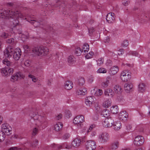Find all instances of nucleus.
I'll use <instances>...</instances> for the list:
<instances>
[{"label": "nucleus", "mask_w": 150, "mask_h": 150, "mask_svg": "<svg viewBox=\"0 0 150 150\" xmlns=\"http://www.w3.org/2000/svg\"><path fill=\"white\" fill-rule=\"evenodd\" d=\"M81 140L78 138H77L72 142L71 144L74 147H77L81 144Z\"/></svg>", "instance_id": "nucleus-15"}, {"label": "nucleus", "mask_w": 150, "mask_h": 150, "mask_svg": "<svg viewBox=\"0 0 150 150\" xmlns=\"http://www.w3.org/2000/svg\"><path fill=\"white\" fill-rule=\"evenodd\" d=\"M103 59L102 58H100L97 61V64L98 65H100L103 63Z\"/></svg>", "instance_id": "nucleus-47"}, {"label": "nucleus", "mask_w": 150, "mask_h": 150, "mask_svg": "<svg viewBox=\"0 0 150 150\" xmlns=\"http://www.w3.org/2000/svg\"><path fill=\"white\" fill-rule=\"evenodd\" d=\"M82 52H83L82 50L80 47H78L76 49L75 53L77 56L80 55Z\"/></svg>", "instance_id": "nucleus-35"}, {"label": "nucleus", "mask_w": 150, "mask_h": 150, "mask_svg": "<svg viewBox=\"0 0 150 150\" xmlns=\"http://www.w3.org/2000/svg\"><path fill=\"white\" fill-rule=\"evenodd\" d=\"M62 118V115L61 114H59L56 117V119L57 120H59L60 119Z\"/></svg>", "instance_id": "nucleus-60"}, {"label": "nucleus", "mask_w": 150, "mask_h": 150, "mask_svg": "<svg viewBox=\"0 0 150 150\" xmlns=\"http://www.w3.org/2000/svg\"><path fill=\"white\" fill-rule=\"evenodd\" d=\"M21 54V50L19 49H16L14 51L13 54V58L14 59L16 60H18Z\"/></svg>", "instance_id": "nucleus-13"}, {"label": "nucleus", "mask_w": 150, "mask_h": 150, "mask_svg": "<svg viewBox=\"0 0 150 150\" xmlns=\"http://www.w3.org/2000/svg\"><path fill=\"white\" fill-rule=\"evenodd\" d=\"M85 146L87 150H94L96 148V145L94 141L88 140L86 142Z\"/></svg>", "instance_id": "nucleus-5"}, {"label": "nucleus", "mask_w": 150, "mask_h": 150, "mask_svg": "<svg viewBox=\"0 0 150 150\" xmlns=\"http://www.w3.org/2000/svg\"><path fill=\"white\" fill-rule=\"evenodd\" d=\"M42 47H35L33 49V51L38 56H40L41 54V51H42Z\"/></svg>", "instance_id": "nucleus-20"}, {"label": "nucleus", "mask_w": 150, "mask_h": 150, "mask_svg": "<svg viewBox=\"0 0 150 150\" xmlns=\"http://www.w3.org/2000/svg\"><path fill=\"white\" fill-rule=\"evenodd\" d=\"M70 137L69 134L66 133L64 134L62 137L63 139H68Z\"/></svg>", "instance_id": "nucleus-50"}, {"label": "nucleus", "mask_w": 150, "mask_h": 150, "mask_svg": "<svg viewBox=\"0 0 150 150\" xmlns=\"http://www.w3.org/2000/svg\"><path fill=\"white\" fill-rule=\"evenodd\" d=\"M115 15L114 13H110L106 16V20L109 23H113L115 20Z\"/></svg>", "instance_id": "nucleus-9"}, {"label": "nucleus", "mask_w": 150, "mask_h": 150, "mask_svg": "<svg viewBox=\"0 0 150 150\" xmlns=\"http://www.w3.org/2000/svg\"><path fill=\"white\" fill-rule=\"evenodd\" d=\"M74 61L73 57L72 56H69L68 58V62L69 63L72 64Z\"/></svg>", "instance_id": "nucleus-41"}, {"label": "nucleus", "mask_w": 150, "mask_h": 150, "mask_svg": "<svg viewBox=\"0 0 150 150\" xmlns=\"http://www.w3.org/2000/svg\"><path fill=\"white\" fill-rule=\"evenodd\" d=\"M8 34L7 33H4L1 35L2 38H7L8 37Z\"/></svg>", "instance_id": "nucleus-58"}, {"label": "nucleus", "mask_w": 150, "mask_h": 150, "mask_svg": "<svg viewBox=\"0 0 150 150\" xmlns=\"http://www.w3.org/2000/svg\"><path fill=\"white\" fill-rule=\"evenodd\" d=\"M144 142V137L140 136H137L135 138L134 144L137 146H139L142 145Z\"/></svg>", "instance_id": "nucleus-7"}, {"label": "nucleus", "mask_w": 150, "mask_h": 150, "mask_svg": "<svg viewBox=\"0 0 150 150\" xmlns=\"http://www.w3.org/2000/svg\"><path fill=\"white\" fill-rule=\"evenodd\" d=\"M5 135L4 132L0 131V142H2L5 139Z\"/></svg>", "instance_id": "nucleus-36"}, {"label": "nucleus", "mask_w": 150, "mask_h": 150, "mask_svg": "<svg viewBox=\"0 0 150 150\" xmlns=\"http://www.w3.org/2000/svg\"><path fill=\"white\" fill-rule=\"evenodd\" d=\"M87 93V91L86 88L79 89L76 91L77 94L78 95H85Z\"/></svg>", "instance_id": "nucleus-22"}, {"label": "nucleus", "mask_w": 150, "mask_h": 150, "mask_svg": "<svg viewBox=\"0 0 150 150\" xmlns=\"http://www.w3.org/2000/svg\"><path fill=\"white\" fill-rule=\"evenodd\" d=\"M95 98L94 97L88 96L86 99L85 103L87 106H91L92 104L95 103Z\"/></svg>", "instance_id": "nucleus-10"}, {"label": "nucleus", "mask_w": 150, "mask_h": 150, "mask_svg": "<svg viewBox=\"0 0 150 150\" xmlns=\"http://www.w3.org/2000/svg\"><path fill=\"white\" fill-rule=\"evenodd\" d=\"M103 93L102 91L100 89H99L98 91L97 92V93L98 96H100Z\"/></svg>", "instance_id": "nucleus-59"}, {"label": "nucleus", "mask_w": 150, "mask_h": 150, "mask_svg": "<svg viewBox=\"0 0 150 150\" xmlns=\"http://www.w3.org/2000/svg\"><path fill=\"white\" fill-rule=\"evenodd\" d=\"M130 73L127 70L123 71L121 73L120 78L122 81L126 82L129 81L131 78Z\"/></svg>", "instance_id": "nucleus-6"}, {"label": "nucleus", "mask_w": 150, "mask_h": 150, "mask_svg": "<svg viewBox=\"0 0 150 150\" xmlns=\"http://www.w3.org/2000/svg\"><path fill=\"white\" fill-rule=\"evenodd\" d=\"M0 18L9 19L11 25L13 27L18 25L19 23L17 18L10 14L9 10L4 11L3 12H0Z\"/></svg>", "instance_id": "nucleus-2"}, {"label": "nucleus", "mask_w": 150, "mask_h": 150, "mask_svg": "<svg viewBox=\"0 0 150 150\" xmlns=\"http://www.w3.org/2000/svg\"><path fill=\"white\" fill-rule=\"evenodd\" d=\"M109 83V81L107 80L105 82H103L102 83V85L104 87H106L108 86Z\"/></svg>", "instance_id": "nucleus-52"}, {"label": "nucleus", "mask_w": 150, "mask_h": 150, "mask_svg": "<svg viewBox=\"0 0 150 150\" xmlns=\"http://www.w3.org/2000/svg\"><path fill=\"white\" fill-rule=\"evenodd\" d=\"M110 113L109 110L107 109L103 110L102 112V115L106 118H108Z\"/></svg>", "instance_id": "nucleus-25"}, {"label": "nucleus", "mask_w": 150, "mask_h": 150, "mask_svg": "<svg viewBox=\"0 0 150 150\" xmlns=\"http://www.w3.org/2000/svg\"><path fill=\"white\" fill-rule=\"evenodd\" d=\"M119 145V142L118 141L115 142L111 144L110 149L112 150H115L118 148Z\"/></svg>", "instance_id": "nucleus-23"}, {"label": "nucleus", "mask_w": 150, "mask_h": 150, "mask_svg": "<svg viewBox=\"0 0 150 150\" xmlns=\"http://www.w3.org/2000/svg\"><path fill=\"white\" fill-rule=\"evenodd\" d=\"M11 131V128L10 127L8 126L7 128H6L4 129V130L2 131L3 132H5L6 134H7V135H8L10 134V132Z\"/></svg>", "instance_id": "nucleus-38"}, {"label": "nucleus", "mask_w": 150, "mask_h": 150, "mask_svg": "<svg viewBox=\"0 0 150 150\" xmlns=\"http://www.w3.org/2000/svg\"><path fill=\"white\" fill-rule=\"evenodd\" d=\"M85 82V79L83 78L80 77L79 78L78 83L80 86H83Z\"/></svg>", "instance_id": "nucleus-33"}, {"label": "nucleus", "mask_w": 150, "mask_h": 150, "mask_svg": "<svg viewBox=\"0 0 150 150\" xmlns=\"http://www.w3.org/2000/svg\"><path fill=\"white\" fill-rule=\"evenodd\" d=\"M2 62L4 64L6 65L7 67L1 69V73L4 74L6 76H8L12 74L13 71V68L14 67V65L13 63L6 58L3 60Z\"/></svg>", "instance_id": "nucleus-1"}, {"label": "nucleus", "mask_w": 150, "mask_h": 150, "mask_svg": "<svg viewBox=\"0 0 150 150\" xmlns=\"http://www.w3.org/2000/svg\"><path fill=\"white\" fill-rule=\"evenodd\" d=\"M89 45L87 43H84L83 46L82 48V52L83 51L84 52L86 53V52H87L89 50Z\"/></svg>", "instance_id": "nucleus-30"}, {"label": "nucleus", "mask_w": 150, "mask_h": 150, "mask_svg": "<svg viewBox=\"0 0 150 150\" xmlns=\"http://www.w3.org/2000/svg\"><path fill=\"white\" fill-rule=\"evenodd\" d=\"M124 52V50L123 49H120L118 51V54L119 55H122Z\"/></svg>", "instance_id": "nucleus-54"}, {"label": "nucleus", "mask_w": 150, "mask_h": 150, "mask_svg": "<svg viewBox=\"0 0 150 150\" xmlns=\"http://www.w3.org/2000/svg\"><path fill=\"white\" fill-rule=\"evenodd\" d=\"M93 55V53L92 52H89L86 55L85 57L87 59H89L91 58L92 56Z\"/></svg>", "instance_id": "nucleus-42"}, {"label": "nucleus", "mask_w": 150, "mask_h": 150, "mask_svg": "<svg viewBox=\"0 0 150 150\" xmlns=\"http://www.w3.org/2000/svg\"><path fill=\"white\" fill-rule=\"evenodd\" d=\"M99 138L101 140L105 142L107 140L108 137L105 134H102L100 136Z\"/></svg>", "instance_id": "nucleus-34"}, {"label": "nucleus", "mask_w": 150, "mask_h": 150, "mask_svg": "<svg viewBox=\"0 0 150 150\" xmlns=\"http://www.w3.org/2000/svg\"><path fill=\"white\" fill-rule=\"evenodd\" d=\"M30 23L33 24L35 27H37L40 25V23L34 20H31Z\"/></svg>", "instance_id": "nucleus-37"}, {"label": "nucleus", "mask_w": 150, "mask_h": 150, "mask_svg": "<svg viewBox=\"0 0 150 150\" xmlns=\"http://www.w3.org/2000/svg\"><path fill=\"white\" fill-rule=\"evenodd\" d=\"M14 39L13 38H9L7 40V42L9 44L13 43Z\"/></svg>", "instance_id": "nucleus-51"}, {"label": "nucleus", "mask_w": 150, "mask_h": 150, "mask_svg": "<svg viewBox=\"0 0 150 150\" xmlns=\"http://www.w3.org/2000/svg\"><path fill=\"white\" fill-rule=\"evenodd\" d=\"M113 119L110 117L105 119L103 123V125L105 127H110L113 125Z\"/></svg>", "instance_id": "nucleus-8"}, {"label": "nucleus", "mask_w": 150, "mask_h": 150, "mask_svg": "<svg viewBox=\"0 0 150 150\" xmlns=\"http://www.w3.org/2000/svg\"><path fill=\"white\" fill-rule=\"evenodd\" d=\"M129 45L128 41L127 40H125L122 43V46L123 47H127Z\"/></svg>", "instance_id": "nucleus-46"}, {"label": "nucleus", "mask_w": 150, "mask_h": 150, "mask_svg": "<svg viewBox=\"0 0 150 150\" xmlns=\"http://www.w3.org/2000/svg\"><path fill=\"white\" fill-rule=\"evenodd\" d=\"M111 100L108 99L103 103V106L105 108H108L111 105Z\"/></svg>", "instance_id": "nucleus-26"}, {"label": "nucleus", "mask_w": 150, "mask_h": 150, "mask_svg": "<svg viewBox=\"0 0 150 150\" xmlns=\"http://www.w3.org/2000/svg\"><path fill=\"white\" fill-rule=\"evenodd\" d=\"M114 90L116 93L119 94L121 92V87L119 85H116L115 86Z\"/></svg>", "instance_id": "nucleus-29"}, {"label": "nucleus", "mask_w": 150, "mask_h": 150, "mask_svg": "<svg viewBox=\"0 0 150 150\" xmlns=\"http://www.w3.org/2000/svg\"><path fill=\"white\" fill-rule=\"evenodd\" d=\"M5 50L4 51V56L6 58H10L12 54L8 52V50Z\"/></svg>", "instance_id": "nucleus-39"}, {"label": "nucleus", "mask_w": 150, "mask_h": 150, "mask_svg": "<svg viewBox=\"0 0 150 150\" xmlns=\"http://www.w3.org/2000/svg\"><path fill=\"white\" fill-rule=\"evenodd\" d=\"M39 141L37 139H35L31 144V146L33 147H35L38 145Z\"/></svg>", "instance_id": "nucleus-40"}, {"label": "nucleus", "mask_w": 150, "mask_h": 150, "mask_svg": "<svg viewBox=\"0 0 150 150\" xmlns=\"http://www.w3.org/2000/svg\"><path fill=\"white\" fill-rule=\"evenodd\" d=\"M103 41L104 42H108L110 41V38H103Z\"/></svg>", "instance_id": "nucleus-61"}, {"label": "nucleus", "mask_w": 150, "mask_h": 150, "mask_svg": "<svg viewBox=\"0 0 150 150\" xmlns=\"http://www.w3.org/2000/svg\"><path fill=\"white\" fill-rule=\"evenodd\" d=\"M128 117V114L125 111L121 112L119 114V119L122 120H126V119Z\"/></svg>", "instance_id": "nucleus-14"}, {"label": "nucleus", "mask_w": 150, "mask_h": 150, "mask_svg": "<svg viewBox=\"0 0 150 150\" xmlns=\"http://www.w3.org/2000/svg\"><path fill=\"white\" fill-rule=\"evenodd\" d=\"M33 118L35 121V125L39 127H40L42 125H45L46 123V119L44 117H42L38 115H35L33 116Z\"/></svg>", "instance_id": "nucleus-3"}, {"label": "nucleus", "mask_w": 150, "mask_h": 150, "mask_svg": "<svg viewBox=\"0 0 150 150\" xmlns=\"http://www.w3.org/2000/svg\"><path fill=\"white\" fill-rule=\"evenodd\" d=\"M38 129L37 128H34L33 130L32 134L33 136H35L38 134Z\"/></svg>", "instance_id": "nucleus-43"}, {"label": "nucleus", "mask_w": 150, "mask_h": 150, "mask_svg": "<svg viewBox=\"0 0 150 150\" xmlns=\"http://www.w3.org/2000/svg\"><path fill=\"white\" fill-rule=\"evenodd\" d=\"M118 71V67L117 66H115L111 68L109 73L110 74L114 75L116 74Z\"/></svg>", "instance_id": "nucleus-16"}, {"label": "nucleus", "mask_w": 150, "mask_h": 150, "mask_svg": "<svg viewBox=\"0 0 150 150\" xmlns=\"http://www.w3.org/2000/svg\"><path fill=\"white\" fill-rule=\"evenodd\" d=\"M13 4L11 3H7L6 4L7 6H8V7H12L13 6Z\"/></svg>", "instance_id": "nucleus-63"}, {"label": "nucleus", "mask_w": 150, "mask_h": 150, "mask_svg": "<svg viewBox=\"0 0 150 150\" xmlns=\"http://www.w3.org/2000/svg\"><path fill=\"white\" fill-rule=\"evenodd\" d=\"M9 11L10 12V14L11 15L13 16L14 17H16L18 18H24V16L23 14L21 13H20L18 11H16V12L10 10H9Z\"/></svg>", "instance_id": "nucleus-11"}, {"label": "nucleus", "mask_w": 150, "mask_h": 150, "mask_svg": "<svg viewBox=\"0 0 150 150\" xmlns=\"http://www.w3.org/2000/svg\"><path fill=\"white\" fill-rule=\"evenodd\" d=\"M145 85L144 83H139V90L141 92H143L145 89Z\"/></svg>", "instance_id": "nucleus-28"}, {"label": "nucleus", "mask_w": 150, "mask_h": 150, "mask_svg": "<svg viewBox=\"0 0 150 150\" xmlns=\"http://www.w3.org/2000/svg\"><path fill=\"white\" fill-rule=\"evenodd\" d=\"M84 117L82 115L77 116H76L73 120V123L77 125L78 127L81 128L82 123L84 121Z\"/></svg>", "instance_id": "nucleus-4"}, {"label": "nucleus", "mask_w": 150, "mask_h": 150, "mask_svg": "<svg viewBox=\"0 0 150 150\" xmlns=\"http://www.w3.org/2000/svg\"><path fill=\"white\" fill-rule=\"evenodd\" d=\"M21 75L20 73H16L11 76V80L12 81L14 82L17 81L18 79L21 78Z\"/></svg>", "instance_id": "nucleus-17"}, {"label": "nucleus", "mask_w": 150, "mask_h": 150, "mask_svg": "<svg viewBox=\"0 0 150 150\" xmlns=\"http://www.w3.org/2000/svg\"><path fill=\"white\" fill-rule=\"evenodd\" d=\"M132 87L133 85L132 83H126L124 85V89L125 91H128L132 89Z\"/></svg>", "instance_id": "nucleus-27"}, {"label": "nucleus", "mask_w": 150, "mask_h": 150, "mask_svg": "<svg viewBox=\"0 0 150 150\" xmlns=\"http://www.w3.org/2000/svg\"><path fill=\"white\" fill-rule=\"evenodd\" d=\"M96 127L95 124L92 125L89 127V128L87 131L88 132H89L91 131L93 128H94Z\"/></svg>", "instance_id": "nucleus-53"}, {"label": "nucleus", "mask_w": 150, "mask_h": 150, "mask_svg": "<svg viewBox=\"0 0 150 150\" xmlns=\"http://www.w3.org/2000/svg\"><path fill=\"white\" fill-rule=\"evenodd\" d=\"M73 86V83L70 81H68L65 82V87L67 90H70L72 88Z\"/></svg>", "instance_id": "nucleus-18"}, {"label": "nucleus", "mask_w": 150, "mask_h": 150, "mask_svg": "<svg viewBox=\"0 0 150 150\" xmlns=\"http://www.w3.org/2000/svg\"><path fill=\"white\" fill-rule=\"evenodd\" d=\"M48 51L47 50V48L46 49L44 48L43 47H42V51H41L40 55L45 56L48 53Z\"/></svg>", "instance_id": "nucleus-32"}, {"label": "nucleus", "mask_w": 150, "mask_h": 150, "mask_svg": "<svg viewBox=\"0 0 150 150\" xmlns=\"http://www.w3.org/2000/svg\"><path fill=\"white\" fill-rule=\"evenodd\" d=\"M104 93L106 96H112L114 94V92L112 89L108 88L106 90Z\"/></svg>", "instance_id": "nucleus-24"}, {"label": "nucleus", "mask_w": 150, "mask_h": 150, "mask_svg": "<svg viewBox=\"0 0 150 150\" xmlns=\"http://www.w3.org/2000/svg\"><path fill=\"white\" fill-rule=\"evenodd\" d=\"M63 127V124L61 122H58L54 126V129L56 131H60Z\"/></svg>", "instance_id": "nucleus-19"}, {"label": "nucleus", "mask_w": 150, "mask_h": 150, "mask_svg": "<svg viewBox=\"0 0 150 150\" xmlns=\"http://www.w3.org/2000/svg\"><path fill=\"white\" fill-rule=\"evenodd\" d=\"M24 48L25 50H26L27 49V51H28V50H29L30 49L28 45H24Z\"/></svg>", "instance_id": "nucleus-64"}, {"label": "nucleus", "mask_w": 150, "mask_h": 150, "mask_svg": "<svg viewBox=\"0 0 150 150\" xmlns=\"http://www.w3.org/2000/svg\"><path fill=\"white\" fill-rule=\"evenodd\" d=\"M30 62L28 60L24 62V64L26 66H29L30 65Z\"/></svg>", "instance_id": "nucleus-57"}, {"label": "nucleus", "mask_w": 150, "mask_h": 150, "mask_svg": "<svg viewBox=\"0 0 150 150\" xmlns=\"http://www.w3.org/2000/svg\"><path fill=\"white\" fill-rule=\"evenodd\" d=\"M129 1H126L123 2V5L125 6H127L128 5L129 3Z\"/></svg>", "instance_id": "nucleus-62"}, {"label": "nucleus", "mask_w": 150, "mask_h": 150, "mask_svg": "<svg viewBox=\"0 0 150 150\" xmlns=\"http://www.w3.org/2000/svg\"><path fill=\"white\" fill-rule=\"evenodd\" d=\"M9 126L7 123H4L3 124L1 127V130L2 131H3L4 130V129H5L6 128H7Z\"/></svg>", "instance_id": "nucleus-45"}, {"label": "nucleus", "mask_w": 150, "mask_h": 150, "mask_svg": "<svg viewBox=\"0 0 150 150\" xmlns=\"http://www.w3.org/2000/svg\"><path fill=\"white\" fill-rule=\"evenodd\" d=\"M110 111L113 114L117 113L118 112V106L117 105L112 106L111 108Z\"/></svg>", "instance_id": "nucleus-31"}, {"label": "nucleus", "mask_w": 150, "mask_h": 150, "mask_svg": "<svg viewBox=\"0 0 150 150\" xmlns=\"http://www.w3.org/2000/svg\"><path fill=\"white\" fill-rule=\"evenodd\" d=\"M95 30L93 27H91L88 29V32L90 35H91L92 33L94 32Z\"/></svg>", "instance_id": "nucleus-48"}, {"label": "nucleus", "mask_w": 150, "mask_h": 150, "mask_svg": "<svg viewBox=\"0 0 150 150\" xmlns=\"http://www.w3.org/2000/svg\"><path fill=\"white\" fill-rule=\"evenodd\" d=\"M129 53L132 55L136 56H138V53L135 51H131Z\"/></svg>", "instance_id": "nucleus-56"}, {"label": "nucleus", "mask_w": 150, "mask_h": 150, "mask_svg": "<svg viewBox=\"0 0 150 150\" xmlns=\"http://www.w3.org/2000/svg\"><path fill=\"white\" fill-rule=\"evenodd\" d=\"M65 113L67 117H69L71 115V114L69 110L66 111V112H65Z\"/></svg>", "instance_id": "nucleus-55"}, {"label": "nucleus", "mask_w": 150, "mask_h": 150, "mask_svg": "<svg viewBox=\"0 0 150 150\" xmlns=\"http://www.w3.org/2000/svg\"><path fill=\"white\" fill-rule=\"evenodd\" d=\"M28 76L29 77L32 79V81L34 82H35L37 81V79L34 76L31 74H29Z\"/></svg>", "instance_id": "nucleus-44"}, {"label": "nucleus", "mask_w": 150, "mask_h": 150, "mask_svg": "<svg viewBox=\"0 0 150 150\" xmlns=\"http://www.w3.org/2000/svg\"><path fill=\"white\" fill-rule=\"evenodd\" d=\"M98 72L99 73H105L106 72V71L104 68H100L98 70Z\"/></svg>", "instance_id": "nucleus-49"}, {"label": "nucleus", "mask_w": 150, "mask_h": 150, "mask_svg": "<svg viewBox=\"0 0 150 150\" xmlns=\"http://www.w3.org/2000/svg\"><path fill=\"white\" fill-rule=\"evenodd\" d=\"M145 13L146 12L144 11L141 15V18L139 21L141 23H145L149 20V18L147 16L145 15Z\"/></svg>", "instance_id": "nucleus-12"}, {"label": "nucleus", "mask_w": 150, "mask_h": 150, "mask_svg": "<svg viewBox=\"0 0 150 150\" xmlns=\"http://www.w3.org/2000/svg\"><path fill=\"white\" fill-rule=\"evenodd\" d=\"M114 129L115 130H118L120 128L121 126V123L120 121H117V122H114L113 123Z\"/></svg>", "instance_id": "nucleus-21"}]
</instances>
